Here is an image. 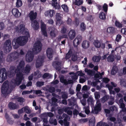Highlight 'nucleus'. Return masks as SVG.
Returning <instances> with one entry per match:
<instances>
[{
    "label": "nucleus",
    "instance_id": "f257e3e1",
    "mask_svg": "<svg viewBox=\"0 0 126 126\" xmlns=\"http://www.w3.org/2000/svg\"><path fill=\"white\" fill-rule=\"evenodd\" d=\"M25 35L20 36L16 38H14L12 42V44L14 48L17 49L19 46H23L25 45L27 42L29 38L30 37L29 32H26Z\"/></svg>",
    "mask_w": 126,
    "mask_h": 126
},
{
    "label": "nucleus",
    "instance_id": "f03ea898",
    "mask_svg": "<svg viewBox=\"0 0 126 126\" xmlns=\"http://www.w3.org/2000/svg\"><path fill=\"white\" fill-rule=\"evenodd\" d=\"M24 53L22 49H21L19 53L16 51L14 52L10 53L7 56L6 59L8 62H11L18 58L20 55H24Z\"/></svg>",
    "mask_w": 126,
    "mask_h": 126
},
{
    "label": "nucleus",
    "instance_id": "7ed1b4c3",
    "mask_svg": "<svg viewBox=\"0 0 126 126\" xmlns=\"http://www.w3.org/2000/svg\"><path fill=\"white\" fill-rule=\"evenodd\" d=\"M17 71L16 72V78L14 79V83L17 86L20 85L21 83L22 80L24 79V75L22 72L23 71Z\"/></svg>",
    "mask_w": 126,
    "mask_h": 126
},
{
    "label": "nucleus",
    "instance_id": "20e7f679",
    "mask_svg": "<svg viewBox=\"0 0 126 126\" xmlns=\"http://www.w3.org/2000/svg\"><path fill=\"white\" fill-rule=\"evenodd\" d=\"M2 62V58L0 57V63ZM7 73L5 68L0 69V82H2L7 78Z\"/></svg>",
    "mask_w": 126,
    "mask_h": 126
},
{
    "label": "nucleus",
    "instance_id": "39448f33",
    "mask_svg": "<svg viewBox=\"0 0 126 126\" xmlns=\"http://www.w3.org/2000/svg\"><path fill=\"white\" fill-rule=\"evenodd\" d=\"M9 84L8 81H5L3 83L1 88L2 93L4 95H7L10 93L9 91Z\"/></svg>",
    "mask_w": 126,
    "mask_h": 126
},
{
    "label": "nucleus",
    "instance_id": "423d86ee",
    "mask_svg": "<svg viewBox=\"0 0 126 126\" xmlns=\"http://www.w3.org/2000/svg\"><path fill=\"white\" fill-rule=\"evenodd\" d=\"M42 45L40 41H37V42L35 43L33 47L32 50L33 52L35 54L40 52L41 50Z\"/></svg>",
    "mask_w": 126,
    "mask_h": 126
},
{
    "label": "nucleus",
    "instance_id": "0eeeda50",
    "mask_svg": "<svg viewBox=\"0 0 126 126\" xmlns=\"http://www.w3.org/2000/svg\"><path fill=\"white\" fill-rule=\"evenodd\" d=\"M3 48L4 51L5 53H8L11 51L12 47L11 42L10 40L8 39L4 43Z\"/></svg>",
    "mask_w": 126,
    "mask_h": 126
},
{
    "label": "nucleus",
    "instance_id": "6e6552de",
    "mask_svg": "<svg viewBox=\"0 0 126 126\" xmlns=\"http://www.w3.org/2000/svg\"><path fill=\"white\" fill-rule=\"evenodd\" d=\"M44 57L43 56H38L37 59L35 66L36 68H38L42 66V64L44 62Z\"/></svg>",
    "mask_w": 126,
    "mask_h": 126
},
{
    "label": "nucleus",
    "instance_id": "1a4fd4ad",
    "mask_svg": "<svg viewBox=\"0 0 126 126\" xmlns=\"http://www.w3.org/2000/svg\"><path fill=\"white\" fill-rule=\"evenodd\" d=\"M33 52L31 51H29L26 54V61L28 62L32 61L34 58Z\"/></svg>",
    "mask_w": 126,
    "mask_h": 126
},
{
    "label": "nucleus",
    "instance_id": "9d476101",
    "mask_svg": "<svg viewBox=\"0 0 126 126\" xmlns=\"http://www.w3.org/2000/svg\"><path fill=\"white\" fill-rule=\"evenodd\" d=\"M82 38L80 35H78L74 39L73 41V44L75 47H77L78 45H79L81 42Z\"/></svg>",
    "mask_w": 126,
    "mask_h": 126
},
{
    "label": "nucleus",
    "instance_id": "9b49d317",
    "mask_svg": "<svg viewBox=\"0 0 126 126\" xmlns=\"http://www.w3.org/2000/svg\"><path fill=\"white\" fill-rule=\"evenodd\" d=\"M15 30L18 33L23 32L25 30V27L23 24H21L15 27Z\"/></svg>",
    "mask_w": 126,
    "mask_h": 126
},
{
    "label": "nucleus",
    "instance_id": "f8f14e48",
    "mask_svg": "<svg viewBox=\"0 0 126 126\" xmlns=\"http://www.w3.org/2000/svg\"><path fill=\"white\" fill-rule=\"evenodd\" d=\"M94 44L95 47L97 48L101 47L103 49L105 48V44L103 43L101 44L99 41L97 40H95L94 42Z\"/></svg>",
    "mask_w": 126,
    "mask_h": 126
},
{
    "label": "nucleus",
    "instance_id": "ddd939ff",
    "mask_svg": "<svg viewBox=\"0 0 126 126\" xmlns=\"http://www.w3.org/2000/svg\"><path fill=\"white\" fill-rule=\"evenodd\" d=\"M101 103H99L97 104L94 108V111L92 110L91 113L94 114H98L99 112L101 110Z\"/></svg>",
    "mask_w": 126,
    "mask_h": 126
},
{
    "label": "nucleus",
    "instance_id": "4468645a",
    "mask_svg": "<svg viewBox=\"0 0 126 126\" xmlns=\"http://www.w3.org/2000/svg\"><path fill=\"white\" fill-rule=\"evenodd\" d=\"M47 56L49 59L52 58L53 57V50L51 48H48L46 51Z\"/></svg>",
    "mask_w": 126,
    "mask_h": 126
},
{
    "label": "nucleus",
    "instance_id": "2eb2a0df",
    "mask_svg": "<svg viewBox=\"0 0 126 126\" xmlns=\"http://www.w3.org/2000/svg\"><path fill=\"white\" fill-rule=\"evenodd\" d=\"M53 66L55 69L58 71L60 70L61 69V63L58 61L54 62L53 63Z\"/></svg>",
    "mask_w": 126,
    "mask_h": 126
},
{
    "label": "nucleus",
    "instance_id": "dca6fc26",
    "mask_svg": "<svg viewBox=\"0 0 126 126\" xmlns=\"http://www.w3.org/2000/svg\"><path fill=\"white\" fill-rule=\"evenodd\" d=\"M25 64V63L23 61H21L20 62L19 65L17 67L16 70L23 71L24 70V67Z\"/></svg>",
    "mask_w": 126,
    "mask_h": 126
},
{
    "label": "nucleus",
    "instance_id": "f3484780",
    "mask_svg": "<svg viewBox=\"0 0 126 126\" xmlns=\"http://www.w3.org/2000/svg\"><path fill=\"white\" fill-rule=\"evenodd\" d=\"M12 12L13 15L16 17H18L21 15V14L19 12L18 9L16 8L13 9Z\"/></svg>",
    "mask_w": 126,
    "mask_h": 126
},
{
    "label": "nucleus",
    "instance_id": "a211bd4d",
    "mask_svg": "<svg viewBox=\"0 0 126 126\" xmlns=\"http://www.w3.org/2000/svg\"><path fill=\"white\" fill-rule=\"evenodd\" d=\"M41 31L43 35L45 36H47V34L46 31V26L44 23H42L41 26Z\"/></svg>",
    "mask_w": 126,
    "mask_h": 126
},
{
    "label": "nucleus",
    "instance_id": "6ab92c4d",
    "mask_svg": "<svg viewBox=\"0 0 126 126\" xmlns=\"http://www.w3.org/2000/svg\"><path fill=\"white\" fill-rule=\"evenodd\" d=\"M55 11L53 10H47L45 12V14L46 17H52L53 16V14Z\"/></svg>",
    "mask_w": 126,
    "mask_h": 126
},
{
    "label": "nucleus",
    "instance_id": "aec40b11",
    "mask_svg": "<svg viewBox=\"0 0 126 126\" xmlns=\"http://www.w3.org/2000/svg\"><path fill=\"white\" fill-rule=\"evenodd\" d=\"M31 24L32 27L35 30H37L39 27V24L36 20L31 21Z\"/></svg>",
    "mask_w": 126,
    "mask_h": 126
},
{
    "label": "nucleus",
    "instance_id": "412c9836",
    "mask_svg": "<svg viewBox=\"0 0 126 126\" xmlns=\"http://www.w3.org/2000/svg\"><path fill=\"white\" fill-rule=\"evenodd\" d=\"M29 15V17L31 21L34 20L36 18L37 13L36 12L34 13L33 11H31Z\"/></svg>",
    "mask_w": 126,
    "mask_h": 126
},
{
    "label": "nucleus",
    "instance_id": "4be33fe9",
    "mask_svg": "<svg viewBox=\"0 0 126 126\" xmlns=\"http://www.w3.org/2000/svg\"><path fill=\"white\" fill-rule=\"evenodd\" d=\"M76 32L74 30H71L68 33V35L70 39L71 40L73 39L75 37Z\"/></svg>",
    "mask_w": 126,
    "mask_h": 126
},
{
    "label": "nucleus",
    "instance_id": "5701e85b",
    "mask_svg": "<svg viewBox=\"0 0 126 126\" xmlns=\"http://www.w3.org/2000/svg\"><path fill=\"white\" fill-rule=\"evenodd\" d=\"M63 117H65V118L63 120L64 125L65 126H69V123L67 121V120H68L67 118H69V117L67 115L64 113L63 114Z\"/></svg>",
    "mask_w": 126,
    "mask_h": 126
},
{
    "label": "nucleus",
    "instance_id": "b1692460",
    "mask_svg": "<svg viewBox=\"0 0 126 126\" xmlns=\"http://www.w3.org/2000/svg\"><path fill=\"white\" fill-rule=\"evenodd\" d=\"M8 106L9 108L11 110H15L18 108V106L16 104L12 102H10Z\"/></svg>",
    "mask_w": 126,
    "mask_h": 126
},
{
    "label": "nucleus",
    "instance_id": "393cba45",
    "mask_svg": "<svg viewBox=\"0 0 126 126\" xmlns=\"http://www.w3.org/2000/svg\"><path fill=\"white\" fill-rule=\"evenodd\" d=\"M90 45V43L87 41H84L82 44V46L83 48L86 49L89 47Z\"/></svg>",
    "mask_w": 126,
    "mask_h": 126
},
{
    "label": "nucleus",
    "instance_id": "a878e982",
    "mask_svg": "<svg viewBox=\"0 0 126 126\" xmlns=\"http://www.w3.org/2000/svg\"><path fill=\"white\" fill-rule=\"evenodd\" d=\"M107 31L108 33L111 34H113L115 33L116 32L115 28L113 27H110L108 28Z\"/></svg>",
    "mask_w": 126,
    "mask_h": 126
},
{
    "label": "nucleus",
    "instance_id": "bb28decb",
    "mask_svg": "<svg viewBox=\"0 0 126 126\" xmlns=\"http://www.w3.org/2000/svg\"><path fill=\"white\" fill-rule=\"evenodd\" d=\"M95 117H92L90 119L89 121V126H94L95 123Z\"/></svg>",
    "mask_w": 126,
    "mask_h": 126
},
{
    "label": "nucleus",
    "instance_id": "cd10ccee",
    "mask_svg": "<svg viewBox=\"0 0 126 126\" xmlns=\"http://www.w3.org/2000/svg\"><path fill=\"white\" fill-rule=\"evenodd\" d=\"M118 70L117 67L116 66H113L111 71L112 75H114L117 72Z\"/></svg>",
    "mask_w": 126,
    "mask_h": 126
},
{
    "label": "nucleus",
    "instance_id": "c85d7f7f",
    "mask_svg": "<svg viewBox=\"0 0 126 126\" xmlns=\"http://www.w3.org/2000/svg\"><path fill=\"white\" fill-rule=\"evenodd\" d=\"M73 3L76 5L79 6L83 4V1L82 0H74L73 1Z\"/></svg>",
    "mask_w": 126,
    "mask_h": 126
},
{
    "label": "nucleus",
    "instance_id": "c756f323",
    "mask_svg": "<svg viewBox=\"0 0 126 126\" xmlns=\"http://www.w3.org/2000/svg\"><path fill=\"white\" fill-rule=\"evenodd\" d=\"M114 56L113 54L110 55L107 57V60L109 62H113L114 60Z\"/></svg>",
    "mask_w": 126,
    "mask_h": 126
},
{
    "label": "nucleus",
    "instance_id": "7c9ffc66",
    "mask_svg": "<svg viewBox=\"0 0 126 126\" xmlns=\"http://www.w3.org/2000/svg\"><path fill=\"white\" fill-rule=\"evenodd\" d=\"M72 51L71 49H70L68 52L65 55V58L68 59H69L71 57L72 54Z\"/></svg>",
    "mask_w": 126,
    "mask_h": 126
},
{
    "label": "nucleus",
    "instance_id": "2f4dec72",
    "mask_svg": "<svg viewBox=\"0 0 126 126\" xmlns=\"http://www.w3.org/2000/svg\"><path fill=\"white\" fill-rule=\"evenodd\" d=\"M85 71L89 75L93 76L94 74V72L91 69H88L87 68H85Z\"/></svg>",
    "mask_w": 126,
    "mask_h": 126
},
{
    "label": "nucleus",
    "instance_id": "473e14b6",
    "mask_svg": "<svg viewBox=\"0 0 126 126\" xmlns=\"http://www.w3.org/2000/svg\"><path fill=\"white\" fill-rule=\"evenodd\" d=\"M101 57L99 56H95L92 58V60L94 62H98L100 60Z\"/></svg>",
    "mask_w": 126,
    "mask_h": 126
},
{
    "label": "nucleus",
    "instance_id": "72a5a7b5",
    "mask_svg": "<svg viewBox=\"0 0 126 126\" xmlns=\"http://www.w3.org/2000/svg\"><path fill=\"white\" fill-rule=\"evenodd\" d=\"M56 30L54 28H52L50 32V35L52 37H55L56 36Z\"/></svg>",
    "mask_w": 126,
    "mask_h": 126
},
{
    "label": "nucleus",
    "instance_id": "f704fd0d",
    "mask_svg": "<svg viewBox=\"0 0 126 126\" xmlns=\"http://www.w3.org/2000/svg\"><path fill=\"white\" fill-rule=\"evenodd\" d=\"M31 69L30 66L29 65H26L24 70V72L26 74H28L30 71Z\"/></svg>",
    "mask_w": 126,
    "mask_h": 126
},
{
    "label": "nucleus",
    "instance_id": "c9c22d12",
    "mask_svg": "<svg viewBox=\"0 0 126 126\" xmlns=\"http://www.w3.org/2000/svg\"><path fill=\"white\" fill-rule=\"evenodd\" d=\"M86 26L84 22H82L80 25V30L82 32H84L85 30Z\"/></svg>",
    "mask_w": 126,
    "mask_h": 126
},
{
    "label": "nucleus",
    "instance_id": "e433bc0d",
    "mask_svg": "<svg viewBox=\"0 0 126 126\" xmlns=\"http://www.w3.org/2000/svg\"><path fill=\"white\" fill-rule=\"evenodd\" d=\"M24 110L27 114H30L31 112V111L30 108L27 106H25L23 107Z\"/></svg>",
    "mask_w": 126,
    "mask_h": 126
},
{
    "label": "nucleus",
    "instance_id": "4c0bfd02",
    "mask_svg": "<svg viewBox=\"0 0 126 126\" xmlns=\"http://www.w3.org/2000/svg\"><path fill=\"white\" fill-rule=\"evenodd\" d=\"M100 18L103 20H105L106 18V15L103 12H101L99 14Z\"/></svg>",
    "mask_w": 126,
    "mask_h": 126
},
{
    "label": "nucleus",
    "instance_id": "58836bf2",
    "mask_svg": "<svg viewBox=\"0 0 126 126\" xmlns=\"http://www.w3.org/2000/svg\"><path fill=\"white\" fill-rule=\"evenodd\" d=\"M115 26L117 27L121 28L123 26V25L118 21L116 20L115 22Z\"/></svg>",
    "mask_w": 126,
    "mask_h": 126
},
{
    "label": "nucleus",
    "instance_id": "ea45409f",
    "mask_svg": "<svg viewBox=\"0 0 126 126\" xmlns=\"http://www.w3.org/2000/svg\"><path fill=\"white\" fill-rule=\"evenodd\" d=\"M104 11L107 13L108 10V5L106 3H105L102 7Z\"/></svg>",
    "mask_w": 126,
    "mask_h": 126
},
{
    "label": "nucleus",
    "instance_id": "a19ab883",
    "mask_svg": "<svg viewBox=\"0 0 126 126\" xmlns=\"http://www.w3.org/2000/svg\"><path fill=\"white\" fill-rule=\"evenodd\" d=\"M61 6L64 12H68V8L67 5L65 4H63Z\"/></svg>",
    "mask_w": 126,
    "mask_h": 126
},
{
    "label": "nucleus",
    "instance_id": "79ce46f5",
    "mask_svg": "<svg viewBox=\"0 0 126 126\" xmlns=\"http://www.w3.org/2000/svg\"><path fill=\"white\" fill-rule=\"evenodd\" d=\"M51 99L52 104L56 106L57 105L56 103L58 101V99L55 97H53Z\"/></svg>",
    "mask_w": 126,
    "mask_h": 126
},
{
    "label": "nucleus",
    "instance_id": "37998d69",
    "mask_svg": "<svg viewBox=\"0 0 126 126\" xmlns=\"http://www.w3.org/2000/svg\"><path fill=\"white\" fill-rule=\"evenodd\" d=\"M22 5V2L20 0H17L16 2V6L17 7H19Z\"/></svg>",
    "mask_w": 126,
    "mask_h": 126
},
{
    "label": "nucleus",
    "instance_id": "c03bdc74",
    "mask_svg": "<svg viewBox=\"0 0 126 126\" xmlns=\"http://www.w3.org/2000/svg\"><path fill=\"white\" fill-rule=\"evenodd\" d=\"M62 98L64 99H66L68 98V94L65 92H62Z\"/></svg>",
    "mask_w": 126,
    "mask_h": 126
},
{
    "label": "nucleus",
    "instance_id": "a18cd8bd",
    "mask_svg": "<svg viewBox=\"0 0 126 126\" xmlns=\"http://www.w3.org/2000/svg\"><path fill=\"white\" fill-rule=\"evenodd\" d=\"M44 81H37L36 83V85L37 87H40L44 85Z\"/></svg>",
    "mask_w": 126,
    "mask_h": 126
},
{
    "label": "nucleus",
    "instance_id": "49530a36",
    "mask_svg": "<svg viewBox=\"0 0 126 126\" xmlns=\"http://www.w3.org/2000/svg\"><path fill=\"white\" fill-rule=\"evenodd\" d=\"M56 19L57 21H59L61 20V14L60 13H57L56 15Z\"/></svg>",
    "mask_w": 126,
    "mask_h": 126
},
{
    "label": "nucleus",
    "instance_id": "de8ad7c7",
    "mask_svg": "<svg viewBox=\"0 0 126 126\" xmlns=\"http://www.w3.org/2000/svg\"><path fill=\"white\" fill-rule=\"evenodd\" d=\"M60 81L61 82L63 83L65 85V84H67L66 83V79H64L63 76H62L60 78Z\"/></svg>",
    "mask_w": 126,
    "mask_h": 126
},
{
    "label": "nucleus",
    "instance_id": "09e8293b",
    "mask_svg": "<svg viewBox=\"0 0 126 126\" xmlns=\"http://www.w3.org/2000/svg\"><path fill=\"white\" fill-rule=\"evenodd\" d=\"M122 37V36L120 34H117L115 39V41L117 42H119L121 40Z\"/></svg>",
    "mask_w": 126,
    "mask_h": 126
},
{
    "label": "nucleus",
    "instance_id": "8fccbe9b",
    "mask_svg": "<svg viewBox=\"0 0 126 126\" xmlns=\"http://www.w3.org/2000/svg\"><path fill=\"white\" fill-rule=\"evenodd\" d=\"M109 98V96L107 95H105L102 99V101L105 102L107 101Z\"/></svg>",
    "mask_w": 126,
    "mask_h": 126
},
{
    "label": "nucleus",
    "instance_id": "3c124183",
    "mask_svg": "<svg viewBox=\"0 0 126 126\" xmlns=\"http://www.w3.org/2000/svg\"><path fill=\"white\" fill-rule=\"evenodd\" d=\"M10 69H11L10 72L11 73H12V72H14L16 73L17 72V71H16V67L14 66H11L10 67Z\"/></svg>",
    "mask_w": 126,
    "mask_h": 126
},
{
    "label": "nucleus",
    "instance_id": "603ef678",
    "mask_svg": "<svg viewBox=\"0 0 126 126\" xmlns=\"http://www.w3.org/2000/svg\"><path fill=\"white\" fill-rule=\"evenodd\" d=\"M50 123L51 124H53L54 125H57V123L56 119H52L51 120H50Z\"/></svg>",
    "mask_w": 126,
    "mask_h": 126
},
{
    "label": "nucleus",
    "instance_id": "864d4df0",
    "mask_svg": "<svg viewBox=\"0 0 126 126\" xmlns=\"http://www.w3.org/2000/svg\"><path fill=\"white\" fill-rule=\"evenodd\" d=\"M58 3L57 2L56 3H53L52 4V5L56 9H59L60 8V6L58 5Z\"/></svg>",
    "mask_w": 126,
    "mask_h": 126
},
{
    "label": "nucleus",
    "instance_id": "5fc2aeb1",
    "mask_svg": "<svg viewBox=\"0 0 126 126\" xmlns=\"http://www.w3.org/2000/svg\"><path fill=\"white\" fill-rule=\"evenodd\" d=\"M77 56L76 54L72 55V61H75L77 60Z\"/></svg>",
    "mask_w": 126,
    "mask_h": 126
},
{
    "label": "nucleus",
    "instance_id": "6e6d98bb",
    "mask_svg": "<svg viewBox=\"0 0 126 126\" xmlns=\"http://www.w3.org/2000/svg\"><path fill=\"white\" fill-rule=\"evenodd\" d=\"M94 95L95 98L96 99H99L100 97V94L98 92L95 93Z\"/></svg>",
    "mask_w": 126,
    "mask_h": 126
},
{
    "label": "nucleus",
    "instance_id": "4d7b16f0",
    "mask_svg": "<svg viewBox=\"0 0 126 126\" xmlns=\"http://www.w3.org/2000/svg\"><path fill=\"white\" fill-rule=\"evenodd\" d=\"M89 107L87 106L85 107V112L87 114H88L90 113V111L89 110Z\"/></svg>",
    "mask_w": 126,
    "mask_h": 126
},
{
    "label": "nucleus",
    "instance_id": "13d9d810",
    "mask_svg": "<svg viewBox=\"0 0 126 126\" xmlns=\"http://www.w3.org/2000/svg\"><path fill=\"white\" fill-rule=\"evenodd\" d=\"M79 113V112L77 110L74 109L73 111V114L74 115H76L77 116Z\"/></svg>",
    "mask_w": 126,
    "mask_h": 126
},
{
    "label": "nucleus",
    "instance_id": "bf43d9fd",
    "mask_svg": "<svg viewBox=\"0 0 126 126\" xmlns=\"http://www.w3.org/2000/svg\"><path fill=\"white\" fill-rule=\"evenodd\" d=\"M24 99L22 97H19L17 100L18 102L22 103L24 101Z\"/></svg>",
    "mask_w": 126,
    "mask_h": 126
},
{
    "label": "nucleus",
    "instance_id": "052dcab7",
    "mask_svg": "<svg viewBox=\"0 0 126 126\" xmlns=\"http://www.w3.org/2000/svg\"><path fill=\"white\" fill-rule=\"evenodd\" d=\"M91 98L89 97L87 100V102L88 104H90V103L91 104H93V100Z\"/></svg>",
    "mask_w": 126,
    "mask_h": 126
},
{
    "label": "nucleus",
    "instance_id": "680f3d73",
    "mask_svg": "<svg viewBox=\"0 0 126 126\" xmlns=\"http://www.w3.org/2000/svg\"><path fill=\"white\" fill-rule=\"evenodd\" d=\"M67 29L66 28L64 27H63L61 31V32L62 33H65Z\"/></svg>",
    "mask_w": 126,
    "mask_h": 126
},
{
    "label": "nucleus",
    "instance_id": "e2e57ef3",
    "mask_svg": "<svg viewBox=\"0 0 126 126\" xmlns=\"http://www.w3.org/2000/svg\"><path fill=\"white\" fill-rule=\"evenodd\" d=\"M4 27V24L3 22H0V30H3Z\"/></svg>",
    "mask_w": 126,
    "mask_h": 126
},
{
    "label": "nucleus",
    "instance_id": "0e129e2a",
    "mask_svg": "<svg viewBox=\"0 0 126 126\" xmlns=\"http://www.w3.org/2000/svg\"><path fill=\"white\" fill-rule=\"evenodd\" d=\"M81 86L80 84H78L76 87V90L78 92H79L81 89Z\"/></svg>",
    "mask_w": 126,
    "mask_h": 126
},
{
    "label": "nucleus",
    "instance_id": "69168bd1",
    "mask_svg": "<svg viewBox=\"0 0 126 126\" xmlns=\"http://www.w3.org/2000/svg\"><path fill=\"white\" fill-rule=\"evenodd\" d=\"M71 109L69 107H65L64 108H63V110L66 112H67L69 110H70Z\"/></svg>",
    "mask_w": 126,
    "mask_h": 126
},
{
    "label": "nucleus",
    "instance_id": "338daca9",
    "mask_svg": "<svg viewBox=\"0 0 126 126\" xmlns=\"http://www.w3.org/2000/svg\"><path fill=\"white\" fill-rule=\"evenodd\" d=\"M66 22L68 24L70 25H71L72 23V20L70 18H68Z\"/></svg>",
    "mask_w": 126,
    "mask_h": 126
},
{
    "label": "nucleus",
    "instance_id": "774afa93",
    "mask_svg": "<svg viewBox=\"0 0 126 126\" xmlns=\"http://www.w3.org/2000/svg\"><path fill=\"white\" fill-rule=\"evenodd\" d=\"M103 81L106 83H107L110 81V79L107 78H105L103 79Z\"/></svg>",
    "mask_w": 126,
    "mask_h": 126
}]
</instances>
